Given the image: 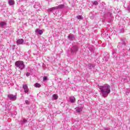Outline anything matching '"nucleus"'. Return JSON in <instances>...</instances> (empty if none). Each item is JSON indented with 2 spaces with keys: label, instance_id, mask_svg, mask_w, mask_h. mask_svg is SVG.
<instances>
[{
  "label": "nucleus",
  "instance_id": "nucleus-21",
  "mask_svg": "<svg viewBox=\"0 0 130 130\" xmlns=\"http://www.w3.org/2000/svg\"><path fill=\"white\" fill-rule=\"evenodd\" d=\"M23 121H24V122H26V121H27V120H26V119H23Z\"/></svg>",
  "mask_w": 130,
  "mask_h": 130
},
{
  "label": "nucleus",
  "instance_id": "nucleus-20",
  "mask_svg": "<svg viewBox=\"0 0 130 130\" xmlns=\"http://www.w3.org/2000/svg\"><path fill=\"white\" fill-rule=\"evenodd\" d=\"M49 11H50V12H51L52 11H53V8H50V9H49Z\"/></svg>",
  "mask_w": 130,
  "mask_h": 130
},
{
  "label": "nucleus",
  "instance_id": "nucleus-2",
  "mask_svg": "<svg viewBox=\"0 0 130 130\" xmlns=\"http://www.w3.org/2000/svg\"><path fill=\"white\" fill-rule=\"evenodd\" d=\"M15 67L18 68L20 71H22L23 69L25 68V64H24V61L22 60H18L15 62Z\"/></svg>",
  "mask_w": 130,
  "mask_h": 130
},
{
  "label": "nucleus",
  "instance_id": "nucleus-22",
  "mask_svg": "<svg viewBox=\"0 0 130 130\" xmlns=\"http://www.w3.org/2000/svg\"><path fill=\"white\" fill-rule=\"evenodd\" d=\"M69 38H72V37L70 36H69Z\"/></svg>",
  "mask_w": 130,
  "mask_h": 130
},
{
  "label": "nucleus",
  "instance_id": "nucleus-16",
  "mask_svg": "<svg viewBox=\"0 0 130 130\" xmlns=\"http://www.w3.org/2000/svg\"><path fill=\"white\" fill-rule=\"evenodd\" d=\"M93 5H98V2H97V1H94V2L93 3Z\"/></svg>",
  "mask_w": 130,
  "mask_h": 130
},
{
  "label": "nucleus",
  "instance_id": "nucleus-5",
  "mask_svg": "<svg viewBox=\"0 0 130 130\" xmlns=\"http://www.w3.org/2000/svg\"><path fill=\"white\" fill-rule=\"evenodd\" d=\"M23 89H24L25 93H28V92H29V89L28 88V86L27 85H23Z\"/></svg>",
  "mask_w": 130,
  "mask_h": 130
},
{
  "label": "nucleus",
  "instance_id": "nucleus-9",
  "mask_svg": "<svg viewBox=\"0 0 130 130\" xmlns=\"http://www.w3.org/2000/svg\"><path fill=\"white\" fill-rule=\"evenodd\" d=\"M35 88H40V87H41V85L39 83H35Z\"/></svg>",
  "mask_w": 130,
  "mask_h": 130
},
{
  "label": "nucleus",
  "instance_id": "nucleus-3",
  "mask_svg": "<svg viewBox=\"0 0 130 130\" xmlns=\"http://www.w3.org/2000/svg\"><path fill=\"white\" fill-rule=\"evenodd\" d=\"M7 97H8L10 100H12L13 101H15V100H16L17 99V95H14L12 94H8Z\"/></svg>",
  "mask_w": 130,
  "mask_h": 130
},
{
  "label": "nucleus",
  "instance_id": "nucleus-11",
  "mask_svg": "<svg viewBox=\"0 0 130 130\" xmlns=\"http://www.w3.org/2000/svg\"><path fill=\"white\" fill-rule=\"evenodd\" d=\"M53 98H54V99H55V100H57V99L58 98V96L57 95V94H54L53 95Z\"/></svg>",
  "mask_w": 130,
  "mask_h": 130
},
{
  "label": "nucleus",
  "instance_id": "nucleus-4",
  "mask_svg": "<svg viewBox=\"0 0 130 130\" xmlns=\"http://www.w3.org/2000/svg\"><path fill=\"white\" fill-rule=\"evenodd\" d=\"M16 43L19 45H22L24 43V39H19L16 41Z\"/></svg>",
  "mask_w": 130,
  "mask_h": 130
},
{
  "label": "nucleus",
  "instance_id": "nucleus-15",
  "mask_svg": "<svg viewBox=\"0 0 130 130\" xmlns=\"http://www.w3.org/2000/svg\"><path fill=\"white\" fill-rule=\"evenodd\" d=\"M47 80V77L46 76H44L43 81H46Z\"/></svg>",
  "mask_w": 130,
  "mask_h": 130
},
{
  "label": "nucleus",
  "instance_id": "nucleus-19",
  "mask_svg": "<svg viewBox=\"0 0 130 130\" xmlns=\"http://www.w3.org/2000/svg\"><path fill=\"white\" fill-rule=\"evenodd\" d=\"M29 76H30V73H26V77H29Z\"/></svg>",
  "mask_w": 130,
  "mask_h": 130
},
{
  "label": "nucleus",
  "instance_id": "nucleus-6",
  "mask_svg": "<svg viewBox=\"0 0 130 130\" xmlns=\"http://www.w3.org/2000/svg\"><path fill=\"white\" fill-rule=\"evenodd\" d=\"M36 32L40 35H42V34H43V31L42 29H37Z\"/></svg>",
  "mask_w": 130,
  "mask_h": 130
},
{
  "label": "nucleus",
  "instance_id": "nucleus-7",
  "mask_svg": "<svg viewBox=\"0 0 130 130\" xmlns=\"http://www.w3.org/2000/svg\"><path fill=\"white\" fill-rule=\"evenodd\" d=\"M9 4L10 6H14V5H15V1L9 0Z\"/></svg>",
  "mask_w": 130,
  "mask_h": 130
},
{
  "label": "nucleus",
  "instance_id": "nucleus-13",
  "mask_svg": "<svg viewBox=\"0 0 130 130\" xmlns=\"http://www.w3.org/2000/svg\"><path fill=\"white\" fill-rule=\"evenodd\" d=\"M82 110V108H78L76 109V111L78 113L81 112Z\"/></svg>",
  "mask_w": 130,
  "mask_h": 130
},
{
  "label": "nucleus",
  "instance_id": "nucleus-17",
  "mask_svg": "<svg viewBox=\"0 0 130 130\" xmlns=\"http://www.w3.org/2000/svg\"><path fill=\"white\" fill-rule=\"evenodd\" d=\"M52 8H53V10H57L58 9L57 6L55 7H53Z\"/></svg>",
  "mask_w": 130,
  "mask_h": 130
},
{
  "label": "nucleus",
  "instance_id": "nucleus-14",
  "mask_svg": "<svg viewBox=\"0 0 130 130\" xmlns=\"http://www.w3.org/2000/svg\"><path fill=\"white\" fill-rule=\"evenodd\" d=\"M0 25H1V26H5V25H7V23H6L5 22H2L0 23Z\"/></svg>",
  "mask_w": 130,
  "mask_h": 130
},
{
  "label": "nucleus",
  "instance_id": "nucleus-12",
  "mask_svg": "<svg viewBox=\"0 0 130 130\" xmlns=\"http://www.w3.org/2000/svg\"><path fill=\"white\" fill-rule=\"evenodd\" d=\"M77 18L78 19V20H83V17H82L81 15L77 16Z\"/></svg>",
  "mask_w": 130,
  "mask_h": 130
},
{
  "label": "nucleus",
  "instance_id": "nucleus-18",
  "mask_svg": "<svg viewBox=\"0 0 130 130\" xmlns=\"http://www.w3.org/2000/svg\"><path fill=\"white\" fill-rule=\"evenodd\" d=\"M25 104H29V101L26 100V101H25Z\"/></svg>",
  "mask_w": 130,
  "mask_h": 130
},
{
  "label": "nucleus",
  "instance_id": "nucleus-1",
  "mask_svg": "<svg viewBox=\"0 0 130 130\" xmlns=\"http://www.w3.org/2000/svg\"><path fill=\"white\" fill-rule=\"evenodd\" d=\"M111 88L110 85L107 84H104L103 86L99 85V89L100 90V92L102 93V96L104 98H106L110 93Z\"/></svg>",
  "mask_w": 130,
  "mask_h": 130
},
{
  "label": "nucleus",
  "instance_id": "nucleus-8",
  "mask_svg": "<svg viewBox=\"0 0 130 130\" xmlns=\"http://www.w3.org/2000/svg\"><path fill=\"white\" fill-rule=\"evenodd\" d=\"M70 101L72 102V103H74L75 101H76V98H75L74 96L70 98Z\"/></svg>",
  "mask_w": 130,
  "mask_h": 130
},
{
  "label": "nucleus",
  "instance_id": "nucleus-10",
  "mask_svg": "<svg viewBox=\"0 0 130 130\" xmlns=\"http://www.w3.org/2000/svg\"><path fill=\"white\" fill-rule=\"evenodd\" d=\"M58 9H63L64 8V5H60L57 6Z\"/></svg>",
  "mask_w": 130,
  "mask_h": 130
}]
</instances>
